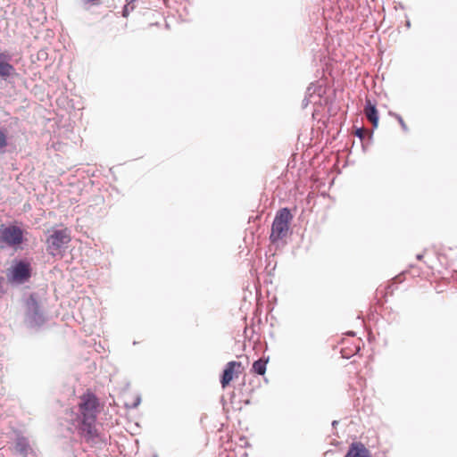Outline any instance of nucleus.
<instances>
[{
	"instance_id": "f257e3e1",
	"label": "nucleus",
	"mask_w": 457,
	"mask_h": 457,
	"mask_svg": "<svg viewBox=\"0 0 457 457\" xmlns=\"http://www.w3.org/2000/svg\"><path fill=\"white\" fill-rule=\"evenodd\" d=\"M79 406L82 415L81 429L87 431L89 436H93L96 433L95 421L98 411L97 398L91 393L84 394L80 397Z\"/></svg>"
},
{
	"instance_id": "f8f14e48",
	"label": "nucleus",
	"mask_w": 457,
	"mask_h": 457,
	"mask_svg": "<svg viewBox=\"0 0 457 457\" xmlns=\"http://www.w3.org/2000/svg\"><path fill=\"white\" fill-rule=\"evenodd\" d=\"M395 118L397 119V120L399 121L401 127L403 128V130H407V125L406 123L404 122V120H403V118L400 116V115H395Z\"/></svg>"
},
{
	"instance_id": "9d476101",
	"label": "nucleus",
	"mask_w": 457,
	"mask_h": 457,
	"mask_svg": "<svg viewBox=\"0 0 457 457\" xmlns=\"http://www.w3.org/2000/svg\"><path fill=\"white\" fill-rule=\"evenodd\" d=\"M266 365L267 361L263 359H259L253 362L252 370L254 373L258 375H264L266 372Z\"/></svg>"
},
{
	"instance_id": "4468645a",
	"label": "nucleus",
	"mask_w": 457,
	"mask_h": 457,
	"mask_svg": "<svg viewBox=\"0 0 457 457\" xmlns=\"http://www.w3.org/2000/svg\"><path fill=\"white\" fill-rule=\"evenodd\" d=\"M365 130L363 129H358L355 132V135L360 138H362L364 136Z\"/></svg>"
},
{
	"instance_id": "1a4fd4ad",
	"label": "nucleus",
	"mask_w": 457,
	"mask_h": 457,
	"mask_svg": "<svg viewBox=\"0 0 457 457\" xmlns=\"http://www.w3.org/2000/svg\"><path fill=\"white\" fill-rule=\"evenodd\" d=\"M364 113L369 121L371 122L373 128H377L378 125V113L376 106L371 104L370 99L366 100Z\"/></svg>"
},
{
	"instance_id": "2eb2a0df",
	"label": "nucleus",
	"mask_w": 457,
	"mask_h": 457,
	"mask_svg": "<svg viewBox=\"0 0 457 457\" xmlns=\"http://www.w3.org/2000/svg\"><path fill=\"white\" fill-rule=\"evenodd\" d=\"M417 259H418L419 261H421V260L423 259V254H418V255H417Z\"/></svg>"
},
{
	"instance_id": "20e7f679",
	"label": "nucleus",
	"mask_w": 457,
	"mask_h": 457,
	"mask_svg": "<svg viewBox=\"0 0 457 457\" xmlns=\"http://www.w3.org/2000/svg\"><path fill=\"white\" fill-rule=\"evenodd\" d=\"M71 241L67 228L55 230L46 240V250L52 256H62V249Z\"/></svg>"
},
{
	"instance_id": "423d86ee",
	"label": "nucleus",
	"mask_w": 457,
	"mask_h": 457,
	"mask_svg": "<svg viewBox=\"0 0 457 457\" xmlns=\"http://www.w3.org/2000/svg\"><path fill=\"white\" fill-rule=\"evenodd\" d=\"M243 370L244 367L240 361H228L220 378L221 387L226 388L234 378H237L242 374Z\"/></svg>"
},
{
	"instance_id": "39448f33",
	"label": "nucleus",
	"mask_w": 457,
	"mask_h": 457,
	"mask_svg": "<svg viewBox=\"0 0 457 457\" xmlns=\"http://www.w3.org/2000/svg\"><path fill=\"white\" fill-rule=\"evenodd\" d=\"M31 276L30 263L25 261L16 262L7 272V279L10 283L23 284Z\"/></svg>"
},
{
	"instance_id": "f03ea898",
	"label": "nucleus",
	"mask_w": 457,
	"mask_h": 457,
	"mask_svg": "<svg viewBox=\"0 0 457 457\" xmlns=\"http://www.w3.org/2000/svg\"><path fill=\"white\" fill-rule=\"evenodd\" d=\"M292 220L293 215L288 208H282L278 211L271 225L270 235L271 243H277L287 237Z\"/></svg>"
},
{
	"instance_id": "0eeeda50",
	"label": "nucleus",
	"mask_w": 457,
	"mask_h": 457,
	"mask_svg": "<svg viewBox=\"0 0 457 457\" xmlns=\"http://www.w3.org/2000/svg\"><path fill=\"white\" fill-rule=\"evenodd\" d=\"M345 457H370L369 450L361 443H353Z\"/></svg>"
},
{
	"instance_id": "ddd939ff",
	"label": "nucleus",
	"mask_w": 457,
	"mask_h": 457,
	"mask_svg": "<svg viewBox=\"0 0 457 457\" xmlns=\"http://www.w3.org/2000/svg\"><path fill=\"white\" fill-rule=\"evenodd\" d=\"M84 3L90 5H98L100 4V0H84Z\"/></svg>"
},
{
	"instance_id": "7ed1b4c3",
	"label": "nucleus",
	"mask_w": 457,
	"mask_h": 457,
	"mask_svg": "<svg viewBox=\"0 0 457 457\" xmlns=\"http://www.w3.org/2000/svg\"><path fill=\"white\" fill-rule=\"evenodd\" d=\"M24 241V231L17 226H0V242L17 248Z\"/></svg>"
},
{
	"instance_id": "6e6552de",
	"label": "nucleus",
	"mask_w": 457,
	"mask_h": 457,
	"mask_svg": "<svg viewBox=\"0 0 457 457\" xmlns=\"http://www.w3.org/2000/svg\"><path fill=\"white\" fill-rule=\"evenodd\" d=\"M10 56L0 53V77L6 79L14 72V68L9 63Z\"/></svg>"
},
{
	"instance_id": "9b49d317",
	"label": "nucleus",
	"mask_w": 457,
	"mask_h": 457,
	"mask_svg": "<svg viewBox=\"0 0 457 457\" xmlns=\"http://www.w3.org/2000/svg\"><path fill=\"white\" fill-rule=\"evenodd\" d=\"M7 146V136L5 131L0 129V150Z\"/></svg>"
}]
</instances>
